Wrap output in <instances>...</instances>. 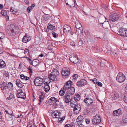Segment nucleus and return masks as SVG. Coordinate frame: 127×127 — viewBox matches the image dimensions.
Here are the masks:
<instances>
[{
  "instance_id": "f257e3e1",
  "label": "nucleus",
  "mask_w": 127,
  "mask_h": 127,
  "mask_svg": "<svg viewBox=\"0 0 127 127\" xmlns=\"http://www.w3.org/2000/svg\"><path fill=\"white\" fill-rule=\"evenodd\" d=\"M7 29L11 35H15L20 32L18 27L14 24H11L8 26Z\"/></svg>"
},
{
  "instance_id": "f03ea898",
  "label": "nucleus",
  "mask_w": 127,
  "mask_h": 127,
  "mask_svg": "<svg viewBox=\"0 0 127 127\" xmlns=\"http://www.w3.org/2000/svg\"><path fill=\"white\" fill-rule=\"evenodd\" d=\"M43 79L40 77H36L34 80V83L36 86H40L43 83Z\"/></svg>"
},
{
  "instance_id": "7ed1b4c3",
  "label": "nucleus",
  "mask_w": 127,
  "mask_h": 127,
  "mask_svg": "<svg viewBox=\"0 0 127 127\" xmlns=\"http://www.w3.org/2000/svg\"><path fill=\"white\" fill-rule=\"evenodd\" d=\"M17 96L18 98L25 99L26 98V94L21 89H19L17 92Z\"/></svg>"
},
{
  "instance_id": "20e7f679",
  "label": "nucleus",
  "mask_w": 127,
  "mask_h": 127,
  "mask_svg": "<svg viewBox=\"0 0 127 127\" xmlns=\"http://www.w3.org/2000/svg\"><path fill=\"white\" fill-rule=\"evenodd\" d=\"M118 34L122 36L125 37L127 36V30L126 29L120 28L118 30Z\"/></svg>"
},
{
  "instance_id": "39448f33",
  "label": "nucleus",
  "mask_w": 127,
  "mask_h": 127,
  "mask_svg": "<svg viewBox=\"0 0 127 127\" xmlns=\"http://www.w3.org/2000/svg\"><path fill=\"white\" fill-rule=\"evenodd\" d=\"M125 79V75L121 72H119L116 77L117 81L120 83L124 82Z\"/></svg>"
},
{
  "instance_id": "423d86ee",
  "label": "nucleus",
  "mask_w": 127,
  "mask_h": 127,
  "mask_svg": "<svg viewBox=\"0 0 127 127\" xmlns=\"http://www.w3.org/2000/svg\"><path fill=\"white\" fill-rule=\"evenodd\" d=\"M70 72V70L69 69L66 68H63L62 71V74L63 78H67L69 75Z\"/></svg>"
},
{
  "instance_id": "0eeeda50",
  "label": "nucleus",
  "mask_w": 127,
  "mask_h": 127,
  "mask_svg": "<svg viewBox=\"0 0 127 127\" xmlns=\"http://www.w3.org/2000/svg\"><path fill=\"white\" fill-rule=\"evenodd\" d=\"M118 16L117 14L114 12L110 13L109 16L110 20L112 22H115L118 19Z\"/></svg>"
},
{
  "instance_id": "6e6552de",
  "label": "nucleus",
  "mask_w": 127,
  "mask_h": 127,
  "mask_svg": "<svg viewBox=\"0 0 127 127\" xmlns=\"http://www.w3.org/2000/svg\"><path fill=\"white\" fill-rule=\"evenodd\" d=\"M101 121V118L99 115H96L94 117L92 121L93 124L98 125L100 123Z\"/></svg>"
},
{
  "instance_id": "1a4fd4ad",
  "label": "nucleus",
  "mask_w": 127,
  "mask_h": 127,
  "mask_svg": "<svg viewBox=\"0 0 127 127\" xmlns=\"http://www.w3.org/2000/svg\"><path fill=\"white\" fill-rule=\"evenodd\" d=\"M69 60L70 61L75 64L78 62V59L77 56L74 54H72L70 56Z\"/></svg>"
},
{
  "instance_id": "9d476101",
  "label": "nucleus",
  "mask_w": 127,
  "mask_h": 127,
  "mask_svg": "<svg viewBox=\"0 0 127 127\" xmlns=\"http://www.w3.org/2000/svg\"><path fill=\"white\" fill-rule=\"evenodd\" d=\"M66 5L68 7L72 8L74 7L75 5L76 1L75 0H65Z\"/></svg>"
},
{
  "instance_id": "9b49d317",
  "label": "nucleus",
  "mask_w": 127,
  "mask_h": 127,
  "mask_svg": "<svg viewBox=\"0 0 127 127\" xmlns=\"http://www.w3.org/2000/svg\"><path fill=\"white\" fill-rule=\"evenodd\" d=\"M5 112L7 114L10 115L11 116V117L10 118H8L5 116L6 119L7 120H11V118H12V116L15 117V116L13 114V113L12 110L9 109H8L5 110Z\"/></svg>"
},
{
  "instance_id": "f8f14e48",
  "label": "nucleus",
  "mask_w": 127,
  "mask_h": 127,
  "mask_svg": "<svg viewBox=\"0 0 127 127\" xmlns=\"http://www.w3.org/2000/svg\"><path fill=\"white\" fill-rule=\"evenodd\" d=\"M86 81L84 79H83L78 81L76 85L78 87H81L86 85Z\"/></svg>"
},
{
  "instance_id": "ddd939ff",
  "label": "nucleus",
  "mask_w": 127,
  "mask_h": 127,
  "mask_svg": "<svg viewBox=\"0 0 127 127\" xmlns=\"http://www.w3.org/2000/svg\"><path fill=\"white\" fill-rule=\"evenodd\" d=\"M31 39V37L28 35L27 33H26L22 38V41L24 43H27L30 41Z\"/></svg>"
},
{
  "instance_id": "4468645a",
  "label": "nucleus",
  "mask_w": 127,
  "mask_h": 127,
  "mask_svg": "<svg viewBox=\"0 0 127 127\" xmlns=\"http://www.w3.org/2000/svg\"><path fill=\"white\" fill-rule=\"evenodd\" d=\"M73 85L72 82L70 81H68L66 82L65 85L64 86L63 89L66 90L68 89Z\"/></svg>"
},
{
  "instance_id": "2eb2a0df",
  "label": "nucleus",
  "mask_w": 127,
  "mask_h": 127,
  "mask_svg": "<svg viewBox=\"0 0 127 127\" xmlns=\"http://www.w3.org/2000/svg\"><path fill=\"white\" fill-rule=\"evenodd\" d=\"M70 95L66 93L64 96L63 97V99L64 102L67 103L70 101Z\"/></svg>"
},
{
  "instance_id": "dca6fc26",
  "label": "nucleus",
  "mask_w": 127,
  "mask_h": 127,
  "mask_svg": "<svg viewBox=\"0 0 127 127\" xmlns=\"http://www.w3.org/2000/svg\"><path fill=\"white\" fill-rule=\"evenodd\" d=\"M81 110V106L79 104H77L76 106L74 108L73 111L75 114H78Z\"/></svg>"
},
{
  "instance_id": "f3484780",
  "label": "nucleus",
  "mask_w": 127,
  "mask_h": 127,
  "mask_svg": "<svg viewBox=\"0 0 127 127\" xmlns=\"http://www.w3.org/2000/svg\"><path fill=\"white\" fill-rule=\"evenodd\" d=\"M83 119V117L82 116L80 115L78 116L76 120L77 125L82 124Z\"/></svg>"
},
{
  "instance_id": "a211bd4d",
  "label": "nucleus",
  "mask_w": 127,
  "mask_h": 127,
  "mask_svg": "<svg viewBox=\"0 0 127 127\" xmlns=\"http://www.w3.org/2000/svg\"><path fill=\"white\" fill-rule=\"evenodd\" d=\"M0 88L3 91H4L7 89L6 83L5 82H1L0 83Z\"/></svg>"
},
{
  "instance_id": "6ab92c4d",
  "label": "nucleus",
  "mask_w": 127,
  "mask_h": 127,
  "mask_svg": "<svg viewBox=\"0 0 127 127\" xmlns=\"http://www.w3.org/2000/svg\"><path fill=\"white\" fill-rule=\"evenodd\" d=\"M122 114V111L120 109L113 111V114L115 116H119Z\"/></svg>"
},
{
  "instance_id": "aec40b11",
  "label": "nucleus",
  "mask_w": 127,
  "mask_h": 127,
  "mask_svg": "<svg viewBox=\"0 0 127 127\" xmlns=\"http://www.w3.org/2000/svg\"><path fill=\"white\" fill-rule=\"evenodd\" d=\"M50 81H49V82H46L44 83V90L46 92H48L50 89V87L49 86V84L50 83Z\"/></svg>"
},
{
  "instance_id": "412c9836",
  "label": "nucleus",
  "mask_w": 127,
  "mask_h": 127,
  "mask_svg": "<svg viewBox=\"0 0 127 127\" xmlns=\"http://www.w3.org/2000/svg\"><path fill=\"white\" fill-rule=\"evenodd\" d=\"M75 91L74 88L73 87H71L68 89V90L66 93L71 96L74 94Z\"/></svg>"
},
{
  "instance_id": "4be33fe9",
  "label": "nucleus",
  "mask_w": 127,
  "mask_h": 127,
  "mask_svg": "<svg viewBox=\"0 0 127 127\" xmlns=\"http://www.w3.org/2000/svg\"><path fill=\"white\" fill-rule=\"evenodd\" d=\"M24 83L22 82L19 79H17L16 81V84L18 87L22 88L24 86L23 84Z\"/></svg>"
},
{
  "instance_id": "5701e85b",
  "label": "nucleus",
  "mask_w": 127,
  "mask_h": 127,
  "mask_svg": "<svg viewBox=\"0 0 127 127\" xmlns=\"http://www.w3.org/2000/svg\"><path fill=\"white\" fill-rule=\"evenodd\" d=\"M39 61L37 59H35L32 61V62H30V64L36 66H37L39 64Z\"/></svg>"
},
{
  "instance_id": "b1692460",
  "label": "nucleus",
  "mask_w": 127,
  "mask_h": 127,
  "mask_svg": "<svg viewBox=\"0 0 127 127\" xmlns=\"http://www.w3.org/2000/svg\"><path fill=\"white\" fill-rule=\"evenodd\" d=\"M63 28L64 32H69L71 30V27L69 26L66 25H64Z\"/></svg>"
},
{
  "instance_id": "393cba45",
  "label": "nucleus",
  "mask_w": 127,
  "mask_h": 127,
  "mask_svg": "<svg viewBox=\"0 0 127 127\" xmlns=\"http://www.w3.org/2000/svg\"><path fill=\"white\" fill-rule=\"evenodd\" d=\"M1 14L4 16L7 19V20H9V17L8 15L7 14V11L5 10H2L1 12Z\"/></svg>"
},
{
  "instance_id": "a878e982",
  "label": "nucleus",
  "mask_w": 127,
  "mask_h": 127,
  "mask_svg": "<svg viewBox=\"0 0 127 127\" xmlns=\"http://www.w3.org/2000/svg\"><path fill=\"white\" fill-rule=\"evenodd\" d=\"M49 79L52 81H56L57 80L56 76L53 74H51L49 76Z\"/></svg>"
},
{
  "instance_id": "bb28decb",
  "label": "nucleus",
  "mask_w": 127,
  "mask_h": 127,
  "mask_svg": "<svg viewBox=\"0 0 127 127\" xmlns=\"http://www.w3.org/2000/svg\"><path fill=\"white\" fill-rule=\"evenodd\" d=\"M52 115L54 118H60V114L57 111H55Z\"/></svg>"
},
{
  "instance_id": "cd10ccee",
  "label": "nucleus",
  "mask_w": 127,
  "mask_h": 127,
  "mask_svg": "<svg viewBox=\"0 0 127 127\" xmlns=\"http://www.w3.org/2000/svg\"><path fill=\"white\" fill-rule=\"evenodd\" d=\"M6 66V64L4 61L0 59V68H4Z\"/></svg>"
},
{
  "instance_id": "c85d7f7f",
  "label": "nucleus",
  "mask_w": 127,
  "mask_h": 127,
  "mask_svg": "<svg viewBox=\"0 0 127 127\" xmlns=\"http://www.w3.org/2000/svg\"><path fill=\"white\" fill-rule=\"evenodd\" d=\"M80 95V93H77L74 96V99L77 101L79 100L81 98Z\"/></svg>"
},
{
  "instance_id": "c756f323",
  "label": "nucleus",
  "mask_w": 127,
  "mask_h": 127,
  "mask_svg": "<svg viewBox=\"0 0 127 127\" xmlns=\"http://www.w3.org/2000/svg\"><path fill=\"white\" fill-rule=\"evenodd\" d=\"M48 101L54 103L57 101V99L54 97H52L48 100Z\"/></svg>"
},
{
  "instance_id": "7c9ffc66",
  "label": "nucleus",
  "mask_w": 127,
  "mask_h": 127,
  "mask_svg": "<svg viewBox=\"0 0 127 127\" xmlns=\"http://www.w3.org/2000/svg\"><path fill=\"white\" fill-rule=\"evenodd\" d=\"M48 30H55V26L52 25L50 23H49L47 27Z\"/></svg>"
},
{
  "instance_id": "2f4dec72",
  "label": "nucleus",
  "mask_w": 127,
  "mask_h": 127,
  "mask_svg": "<svg viewBox=\"0 0 127 127\" xmlns=\"http://www.w3.org/2000/svg\"><path fill=\"white\" fill-rule=\"evenodd\" d=\"M93 105V100L91 98L88 97V107L91 106Z\"/></svg>"
},
{
  "instance_id": "473e14b6",
  "label": "nucleus",
  "mask_w": 127,
  "mask_h": 127,
  "mask_svg": "<svg viewBox=\"0 0 127 127\" xmlns=\"http://www.w3.org/2000/svg\"><path fill=\"white\" fill-rule=\"evenodd\" d=\"M76 32H75V33L78 35H79L80 34H82L83 32L82 28H81V29L80 28L76 29Z\"/></svg>"
},
{
  "instance_id": "72a5a7b5",
  "label": "nucleus",
  "mask_w": 127,
  "mask_h": 127,
  "mask_svg": "<svg viewBox=\"0 0 127 127\" xmlns=\"http://www.w3.org/2000/svg\"><path fill=\"white\" fill-rule=\"evenodd\" d=\"M75 27L76 29L80 28L81 29L82 25L81 24L78 22H76L75 23Z\"/></svg>"
},
{
  "instance_id": "f704fd0d",
  "label": "nucleus",
  "mask_w": 127,
  "mask_h": 127,
  "mask_svg": "<svg viewBox=\"0 0 127 127\" xmlns=\"http://www.w3.org/2000/svg\"><path fill=\"white\" fill-rule=\"evenodd\" d=\"M15 98L14 95V93H11L10 94V95L9 96V97H7L6 98V99L7 100H9L11 99H13Z\"/></svg>"
},
{
  "instance_id": "c9c22d12",
  "label": "nucleus",
  "mask_w": 127,
  "mask_h": 127,
  "mask_svg": "<svg viewBox=\"0 0 127 127\" xmlns=\"http://www.w3.org/2000/svg\"><path fill=\"white\" fill-rule=\"evenodd\" d=\"M109 24L107 22H104L102 23V26L105 29H107L109 26Z\"/></svg>"
},
{
  "instance_id": "e433bc0d",
  "label": "nucleus",
  "mask_w": 127,
  "mask_h": 127,
  "mask_svg": "<svg viewBox=\"0 0 127 127\" xmlns=\"http://www.w3.org/2000/svg\"><path fill=\"white\" fill-rule=\"evenodd\" d=\"M35 123L32 122H30L28 123L27 127H36Z\"/></svg>"
},
{
  "instance_id": "4c0bfd02",
  "label": "nucleus",
  "mask_w": 127,
  "mask_h": 127,
  "mask_svg": "<svg viewBox=\"0 0 127 127\" xmlns=\"http://www.w3.org/2000/svg\"><path fill=\"white\" fill-rule=\"evenodd\" d=\"M51 73H53V74H55V75H58L59 74V72L58 70L56 69L53 68L51 72Z\"/></svg>"
},
{
  "instance_id": "58836bf2",
  "label": "nucleus",
  "mask_w": 127,
  "mask_h": 127,
  "mask_svg": "<svg viewBox=\"0 0 127 127\" xmlns=\"http://www.w3.org/2000/svg\"><path fill=\"white\" fill-rule=\"evenodd\" d=\"M66 90L65 89H63V88H62L61 90L59 92V94L61 96H63Z\"/></svg>"
},
{
  "instance_id": "ea45409f",
  "label": "nucleus",
  "mask_w": 127,
  "mask_h": 127,
  "mask_svg": "<svg viewBox=\"0 0 127 127\" xmlns=\"http://www.w3.org/2000/svg\"><path fill=\"white\" fill-rule=\"evenodd\" d=\"M122 119L123 122L127 123V115L126 114H124L122 118Z\"/></svg>"
},
{
  "instance_id": "a19ab883",
  "label": "nucleus",
  "mask_w": 127,
  "mask_h": 127,
  "mask_svg": "<svg viewBox=\"0 0 127 127\" xmlns=\"http://www.w3.org/2000/svg\"><path fill=\"white\" fill-rule=\"evenodd\" d=\"M20 78L22 79H25L26 80H29V79H30L29 77L25 76L23 74H22L20 75Z\"/></svg>"
},
{
  "instance_id": "79ce46f5",
  "label": "nucleus",
  "mask_w": 127,
  "mask_h": 127,
  "mask_svg": "<svg viewBox=\"0 0 127 127\" xmlns=\"http://www.w3.org/2000/svg\"><path fill=\"white\" fill-rule=\"evenodd\" d=\"M107 63V62L104 59L102 60L100 62V64L101 66H103L105 65Z\"/></svg>"
},
{
  "instance_id": "37998d69",
  "label": "nucleus",
  "mask_w": 127,
  "mask_h": 127,
  "mask_svg": "<svg viewBox=\"0 0 127 127\" xmlns=\"http://www.w3.org/2000/svg\"><path fill=\"white\" fill-rule=\"evenodd\" d=\"M77 104H78L77 103L73 102H70V105L72 107L74 108L76 106Z\"/></svg>"
},
{
  "instance_id": "c03bdc74",
  "label": "nucleus",
  "mask_w": 127,
  "mask_h": 127,
  "mask_svg": "<svg viewBox=\"0 0 127 127\" xmlns=\"http://www.w3.org/2000/svg\"><path fill=\"white\" fill-rule=\"evenodd\" d=\"M7 89H12L13 87L12 83L10 82H9L8 84H7Z\"/></svg>"
},
{
  "instance_id": "a18cd8bd",
  "label": "nucleus",
  "mask_w": 127,
  "mask_h": 127,
  "mask_svg": "<svg viewBox=\"0 0 127 127\" xmlns=\"http://www.w3.org/2000/svg\"><path fill=\"white\" fill-rule=\"evenodd\" d=\"M55 104L56 105H55V106H58L59 107H61L62 108H64V106L63 105L62 103L59 102L58 105V104L57 103Z\"/></svg>"
},
{
  "instance_id": "49530a36",
  "label": "nucleus",
  "mask_w": 127,
  "mask_h": 127,
  "mask_svg": "<svg viewBox=\"0 0 127 127\" xmlns=\"http://www.w3.org/2000/svg\"><path fill=\"white\" fill-rule=\"evenodd\" d=\"M10 11L13 14H15L17 12V11L14 10V8L13 7H12L11 8Z\"/></svg>"
},
{
  "instance_id": "de8ad7c7",
  "label": "nucleus",
  "mask_w": 127,
  "mask_h": 127,
  "mask_svg": "<svg viewBox=\"0 0 127 127\" xmlns=\"http://www.w3.org/2000/svg\"><path fill=\"white\" fill-rule=\"evenodd\" d=\"M52 34L53 37L54 38L57 37L58 36V34L54 32H52Z\"/></svg>"
},
{
  "instance_id": "09e8293b",
  "label": "nucleus",
  "mask_w": 127,
  "mask_h": 127,
  "mask_svg": "<svg viewBox=\"0 0 127 127\" xmlns=\"http://www.w3.org/2000/svg\"><path fill=\"white\" fill-rule=\"evenodd\" d=\"M3 72V73L4 74L5 76L7 77L9 76V74L8 71H5L4 72Z\"/></svg>"
},
{
  "instance_id": "8fccbe9b",
  "label": "nucleus",
  "mask_w": 127,
  "mask_h": 127,
  "mask_svg": "<svg viewBox=\"0 0 127 127\" xmlns=\"http://www.w3.org/2000/svg\"><path fill=\"white\" fill-rule=\"evenodd\" d=\"M4 37V35L3 33L1 32H0V39H3Z\"/></svg>"
},
{
  "instance_id": "3c124183",
  "label": "nucleus",
  "mask_w": 127,
  "mask_h": 127,
  "mask_svg": "<svg viewBox=\"0 0 127 127\" xmlns=\"http://www.w3.org/2000/svg\"><path fill=\"white\" fill-rule=\"evenodd\" d=\"M124 99L125 102L127 103V95H124Z\"/></svg>"
},
{
  "instance_id": "603ef678",
  "label": "nucleus",
  "mask_w": 127,
  "mask_h": 127,
  "mask_svg": "<svg viewBox=\"0 0 127 127\" xmlns=\"http://www.w3.org/2000/svg\"><path fill=\"white\" fill-rule=\"evenodd\" d=\"M83 114L84 115H87V109H85L83 112Z\"/></svg>"
},
{
  "instance_id": "864d4df0",
  "label": "nucleus",
  "mask_w": 127,
  "mask_h": 127,
  "mask_svg": "<svg viewBox=\"0 0 127 127\" xmlns=\"http://www.w3.org/2000/svg\"><path fill=\"white\" fill-rule=\"evenodd\" d=\"M73 79H76L78 77V75L77 74H74L73 75Z\"/></svg>"
},
{
  "instance_id": "5fc2aeb1",
  "label": "nucleus",
  "mask_w": 127,
  "mask_h": 127,
  "mask_svg": "<svg viewBox=\"0 0 127 127\" xmlns=\"http://www.w3.org/2000/svg\"><path fill=\"white\" fill-rule=\"evenodd\" d=\"M92 81L95 84H96L98 82L96 78L92 79Z\"/></svg>"
},
{
  "instance_id": "6e6d98bb",
  "label": "nucleus",
  "mask_w": 127,
  "mask_h": 127,
  "mask_svg": "<svg viewBox=\"0 0 127 127\" xmlns=\"http://www.w3.org/2000/svg\"><path fill=\"white\" fill-rule=\"evenodd\" d=\"M69 125L70 127H75V123L73 122L71 123Z\"/></svg>"
},
{
  "instance_id": "4d7b16f0",
  "label": "nucleus",
  "mask_w": 127,
  "mask_h": 127,
  "mask_svg": "<svg viewBox=\"0 0 127 127\" xmlns=\"http://www.w3.org/2000/svg\"><path fill=\"white\" fill-rule=\"evenodd\" d=\"M32 9V8L30 7L29 6L27 8V11L29 13L30 12Z\"/></svg>"
},
{
  "instance_id": "13d9d810",
  "label": "nucleus",
  "mask_w": 127,
  "mask_h": 127,
  "mask_svg": "<svg viewBox=\"0 0 127 127\" xmlns=\"http://www.w3.org/2000/svg\"><path fill=\"white\" fill-rule=\"evenodd\" d=\"M70 45L72 46L75 45V43L73 41H71L70 42Z\"/></svg>"
},
{
  "instance_id": "bf43d9fd",
  "label": "nucleus",
  "mask_w": 127,
  "mask_h": 127,
  "mask_svg": "<svg viewBox=\"0 0 127 127\" xmlns=\"http://www.w3.org/2000/svg\"><path fill=\"white\" fill-rule=\"evenodd\" d=\"M44 97V96L43 95H41L39 96V99H40L41 100H43V98Z\"/></svg>"
},
{
  "instance_id": "052dcab7",
  "label": "nucleus",
  "mask_w": 127,
  "mask_h": 127,
  "mask_svg": "<svg viewBox=\"0 0 127 127\" xmlns=\"http://www.w3.org/2000/svg\"><path fill=\"white\" fill-rule=\"evenodd\" d=\"M24 53L25 54H27L29 52V50L28 49L25 50L24 51Z\"/></svg>"
},
{
  "instance_id": "680f3d73",
  "label": "nucleus",
  "mask_w": 127,
  "mask_h": 127,
  "mask_svg": "<svg viewBox=\"0 0 127 127\" xmlns=\"http://www.w3.org/2000/svg\"><path fill=\"white\" fill-rule=\"evenodd\" d=\"M24 57L26 58L27 59V60L28 61H29V63L30 64V62H32L31 59L27 57Z\"/></svg>"
},
{
  "instance_id": "e2e57ef3",
  "label": "nucleus",
  "mask_w": 127,
  "mask_h": 127,
  "mask_svg": "<svg viewBox=\"0 0 127 127\" xmlns=\"http://www.w3.org/2000/svg\"><path fill=\"white\" fill-rule=\"evenodd\" d=\"M52 47L51 46H49L47 47V49L51 51L52 49Z\"/></svg>"
},
{
  "instance_id": "0e129e2a",
  "label": "nucleus",
  "mask_w": 127,
  "mask_h": 127,
  "mask_svg": "<svg viewBox=\"0 0 127 127\" xmlns=\"http://www.w3.org/2000/svg\"><path fill=\"white\" fill-rule=\"evenodd\" d=\"M77 125H78V127H85V126L83 125L82 124Z\"/></svg>"
},
{
  "instance_id": "69168bd1",
  "label": "nucleus",
  "mask_w": 127,
  "mask_h": 127,
  "mask_svg": "<svg viewBox=\"0 0 127 127\" xmlns=\"http://www.w3.org/2000/svg\"><path fill=\"white\" fill-rule=\"evenodd\" d=\"M96 84L99 86H101L102 85V84L100 82L98 81Z\"/></svg>"
},
{
  "instance_id": "338daca9",
  "label": "nucleus",
  "mask_w": 127,
  "mask_h": 127,
  "mask_svg": "<svg viewBox=\"0 0 127 127\" xmlns=\"http://www.w3.org/2000/svg\"><path fill=\"white\" fill-rule=\"evenodd\" d=\"M23 117L22 114H21L20 115H18V116L17 117V118H23Z\"/></svg>"
},
{
  "instance_id": "774afa93",
  "label": "nucleus",
  "mask_w": 127,
  "mask_h": 127,
  "mask_svg": "<svg viewBox=\"0 0 127 127\" xmlns=\"http://www.w3.org/2000/svg\"><path fill=\"white\" fill-rule=\"evenodd\" d=\"M28 70H30V73H32V69L31 68V67H29L28 68Z\"/></svg>"
}]
</instances>
